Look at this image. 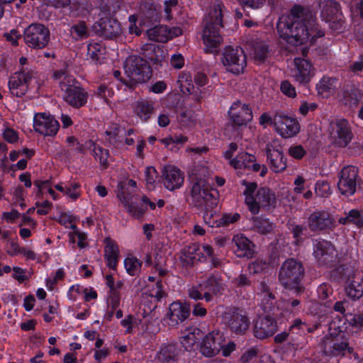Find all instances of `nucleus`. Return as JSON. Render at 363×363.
<instances>
[{
    "mask_svg": "<svg viewBox=\"0 0 363 363\" xmlns=\"http://www.w3.org/2000/svg\"><path fill=\"white\" fill-rule=\"evenodd\" d=\"M253 227L258 233L265 234L274 229V224L268 218L255 217L252 219Z\"/></svg>",
    "mask_w": 363,
    "mask_h": 363,
    "instance_id": "obj_45",
    "label": "nucleus"
},
{
    "mask_svg": "<svg viewBox=\"0 0 363 363\" xmlns=\"http://www.w3.org/2000/svg\"><path fill=\"white\" fill-rule=\"evenodd\" d=\"M315 191L318 196L322 197H326L331 193L329 184L325 181L316 182Z\"/></svg>",
    "mask_w": 363,
    "mask_h": 363,
    "instance_id": "obj_60",
    "label": "nucleus"
},
{
    "mask_svg": "<svg viewBox=\"0 0 363 363\" xmlns=\"http://www.w3.org/2000/svg\"><path fill=\"white\" fill-rule=\"evenodd\" d=\"M124 267L128 274L134 276L140 272L142 262L135 257L128 256L124 259Z\"/></svg>",
    "mask_w": 363,
    "mask_h": 363,
    "instance_id": "obj_47",
    "label": "nucleus"
},
{
    "mask_svg": "<svg viewBox=\"0 0 363 363\" xmlns=\"http://www.w3.org/2000/svg\"><path fill=\"white\" fill-rule=\"evenodd\" d=\"M144 55L150 61L162 62L166 58V51L160 46L152 43L145 44L142 47Z\"/></svg>",
    "mask_w": 363,
    "mask_h": 363,
    "instance_id": "obj_29",
    "label": "nucleus"
},
{
    "mask_svg": "<svg viewBox=\"0 0 363 363\" xmlns=\"http://www.w3.org/2000/svg\"><path fill=\"white\" fill-rule=\"evenodd\" d=\"M79 189V184L77 182L72 183L69 185L66 186L65 195L71 201H76L81 195Z\"/></svg>",
    "mask_w": 363,
    "mask_h": 363,
    "instance_id": "obj_55",
    "label": "nucleus"
},
{
    "mask_svg": "<svg viewBox=\"0 0 363 363\" xmlns=\"http://www.w3.org/2000/svg\"><path fill=\"white\" fill-rule=\"evenodd\" d=\"M294 191L297 194L303 193L308 189L306 181L302 176H297L294 182Z\"/></svg>",
    "mask_w": 363,
    "mask_h": 363,
    "instance_id": "obj_62",
    "label": "nucleus"
},
{
    "mask_svg": "<svg viewBox=\"0 0 363 363\" xmlns=\"http://www.w3.org/2000/svg\"><path fill=\"white\" fill-rule=\"evenodd\" d=\"M221 62L226 72L239 75L246 67V55L241 48L228 46L222 53Z\"/></svg>",
    "mask_w": 363,
    "mask_h": 363,
    "instance_id": "obj_7",
    "label": "nucleus"
},
{
    "mask_svg": "<svg viewBox=\"0 0 363 363\" xmlns=\"http://www.w3.org/2000/svg\"><path fill=\"white\" fill-rule=\"evenodd\" d=\"M106 48L100 43L91 42L87 46V57L94 63H101L105 58Z\"/></svg>",
    "mask_w": 363,
    "mask_h": 363,
    "instance_id": "obj_35",
    "label": "nucleus"
},
{
    "mask_svg": "<svg viewBox=\"0 0 363 363\" xmlns=\"http://www.w3.org/2000/svg\"><path fill=\"white\" fill-rule=\"evenodd\" d=\"M303 274V269L301 263L294 259H288L281 266L279 281L285 288L297 290Z\"/></svg>",
    "mask_w": 363,
    "mask_h": 363,
    "instance_id": "obj_8",
    "label": "nucleus"
},
{
    "mask_svg": "<svg viewBox=\"0 0 363 363\" xmlns=\"http://www.w3.org/2000/svg\"><path fill=\"white\" fill-rule=\"evenodd\" d=\"M84 286L79 284L72 285L68 290L67 297L74 301L83 296Z\"/></svg>",
    "mask_w": 363,
    "mask_h": 363,
    "instance_id": "obj_57",
    "label": "nucleus"
},
{
    "mask_svg": "<svg viewBox=\"0 0 363 363\" xmlns=\"http://www.w3.org/2000/svg\"><path fill=\"white\" fill-rule=\"evenodd\" d=\"M3 137L5 140L10 143H16L18 140V135L16 130L11 128H6L3 132Z\"/></svg>",
    "mask_w": 363,
    "mask_h": 363,
    "instance_id": "obj_63",
    "label": "nucleus"
},
{
    "mask_svg": "<svg viewBox=\"0 0 363 363\" xmlns=\"http://www.w3.org/2000/svg\"><path fill=\"white\" fill-rule=\"evenodd\" d=\"M230 120L237 125H246L252 119L251 109L246 104L240 101L233 103L229 111Z\"/></svg>",
    "mask_w": 363,
    "mask_h": 363,
    "instance_id": "obj_20",
    "label": "nucleus"
},
{
    "mask_svg": "<svg viewBox=\"0 0 363 363\" xmlns=\"http://www.w3.org/2000/svg\"><path fill=\"white\" fill-rule=\"evenodd\" d=\"M179 350L173 343H164L157 352L155 359L158 363H172L178 355Z\"/></svg>",
    "mask_w": 363,
    "mask_h": 363,
    "instance_id": "obj_27",
    "label": "nucleus"
},
{
    "mask_svg": "<svg viewBox=\"0 0 363 363\" xmlns=\"http://www.w3.org/2000/svg\"><path fill=\"white\" fill-rule=\"evenodd\" d=\"M59 123L50 114L38 113L33 117V128L44 136L55 135L59 130Z\"/></svg>",
    "mask_w": 363,
    "mask_h": 363,
    "instance_id": "obj_15",
    "label": "nucleus"
},
{
    "mask_svg": "<svg viewBox=\"0 0 363 363\" xmlns=\"http://www.w3.org/2000/svg\"><path fill=\"white\" fill-rule=\"evenodd\" d=\"M273 126L277 133L284 138H290L300 131V124L296 118L284 113L273 117Z\"/></svg>",
    "mask_w": 363,
    "mask_h": 363,
    "instance_id": "obj_12",
    "label": "nucleus"
},
{
    "mask_svg": "<svg viewBox=\"0 0 363 363\" xmlns=\"http://www.w3.org/2000/svg\"><path fill=\"white\" fill-rule=\"evenodd\" d=\"M237 150L238 145L235 143H230L228 149L224 152L223 157L225 160H228L230 165L237 170L238 173L239 171L242 169L243 163H240V161L238 158V155L233 158V156Z\"/></svg>",
    "mask_w": 363,
    "mask_h": 363,
    "instance_id": "obj_42",
    "label": "nucleus"
},
{
    "mask_svg": "<svg viewBox=\"0 0 363 363\" xmlns=\"http://www.w3.org/2000/svg\"><path fill=\"white\" fill-rule=\"evenodd\" d=\"M88 148L93 147V152L94 157L96 160H99L102 166H106L108 160V152L106 150L102 149L99 146L95 145L91 141L86 143Z\"/></svg>",
    "mask_w": 363,
    "mask_h": 363,
    "instance_id": "obj_50",
    "label": "nucleus"
},
{
    "mask_svg": "<svg viewBox=\"0 0 363 363\" xmlns=\"http://www.w3.org/2000/svg\"><path fill=\"white\" fill-rule=\"evenodd\" d=\"M202 333L197 328H186L182 335L181 343L186 350L193 349L196 342L201 337Z\"/></svg>",
    "mask_w": 363,
    "mask_h": 363,
    "instance_id": "obj_30",
    "label": "nucleus"
},
{
    "mask_svg": "<svg viewBox=\"0 0 363 363\" xmlns=\"http://www.w3.org/2000/svg\"><path fill=\"white\" fill-rule=\"evenodd\" d=\"M189 314V307L179 301L174 302L169 306V318L172 324L182 322Z\"/></svg>",
    "mask_w": 363,
    "mask_h": 363,
    "instance_id": "obj_28",
    "label": "nucleus"
},
{
    "mask_svg": "<svg viewBox=\"0 0 363 363\" xmlns=\"http://www.w3.org/2000/svg\"><path fill=\"white\" fill-rule=\"evenodd\" d=\"M133 113L141 122H146L153 113V105L145 100L138 101L133 106Z\"/></svg>",
    "mask_w": 363,
    "mask_h": 363,
    "instance_id": "obj_31",
    "label": "nucleus"
},
{
    "mask_svg": "<svg viewBox=\"0 0 363 363\" xmlns=\"http://www.w3.org/2000/svg\"><path fill=\"white\" fill-rule=\"evenodd\" d=\"M125 74L131 83H143L151 77V69L148 62L142 57L132 55L124 63Z\"/></svg>",
    "mask_w": 363,
    "mask_h": 363,
    "instance_id": "obj_6",
    "label": "nucleus"
},
{
    "mask_svg": "<svg viewBox=\"0 0 363 363\" xmlns=\"http://www.w3.org/2000/svg\"><path fill=\"white\" fill-rule=\"evenodd\" d=\"M223 8L220 2H215L209 7L205 17V23L222 27Z\"/></svg>",
    "mask_w": 363,
    "mask_h": 363,
    "instance_id": "obj_34",
    "label": "nucleus"
},
{
    "mask_svg": "<svg viewBox=\"0 0 363 363\" xmlns=\"http://www.w3.org/2000/svg\"><path fill=\"white\" fill-rule=\"evenodd\" d=\"M223 291L224 286L220 279L218 277H212L206 284H201L199 289L191 288L189 295L194 300L201 299L203 296L206 301H211L213 300L211 294L217 296Z\"/></svg>",
    "mask_w": 363,
    "mask_h": 363,
    "instance_id": "obj_11",
    "label": "nucleus"
},
{
    "mask_svg": "<svg viewBox=\"0 0 363 363\" xmlns=\"http://www.w3.org/2000/svg\"><path fill=\"white\" fill-rule=\"evenodd\" d=\"M184 177L183 173L174 166H166L162 170V183L164 187L174 191L179 189L184 184Z\"/></svg>",
    "mask_w": 363,
    "mask_h": 363,
    "instance_id": "obj_22",
    "label": "nucleus"
},
{
    "mask_svg": "<svg viewBox=\"0 0 363 363\" xmlns=\"http://www.w3.org/2000/svg\"><path fill=\"white\" fill-rule=\"evenodd\" d=\"M49 39L48 28L40 23L31 24L24 31L25 43L30 48H43L48 45Z\"/></svg>",
    "mask_w": 363,
    "mask_h": 363,
    "instance_id": "obj_10",
    "label": "nucleus"
},
{
    "mask_svg": "<svg viewBox=\"0 0 363 363\" xmlns=\"http://www.w3.org/2000/svg\"><path fill=\"white\" fill-rule=\"evenodd\" d=\"M225 337L218 330H214L207 334L203 339L200 350L206 357H213L220 350Z\"/></svg>",
    "mask_w": 363,
    "mask_h": 363,
    "instance_id": "obj_19",
    "label": "nucleus"
},
{
    "mask_svg": "<svg viewBox=\"0 0 363 363\" xmlns=\"http://www.w3.org/2000/svg\"><path fill=\"white\" fill-rule=\"evenodd\" d=\"M58 220L60 223L65 225L66 228H69L72 231L77 228L74 223L76 220V217L72 214L63 213L60 214Z\"/></svg>",
    "mask_w": 363,
    "mask_h": 363,
    "instance_id": "obj_56",
    "label": "nucleus"
},
{
    "mask_svg": "<svg viewBox=\"0 0 363 363\" xmlns=\"http://www.w3.org/2000/svg\"><path fill=\"white\" fill-rule=\"evenodd\" d=\"M347 296L352 299H357L363 294V285L358 281L353 280L345 288Z\"/></svg>",
    "mask_w": 363,
    "mask_h": 363,
    "instance_id": "obj_49",
    "label": "nucleus"
},
{
    "mask_svg": "<svg viewBox=\"0 0 363 363\" xmlns=\"http://www.w3.org/2000/svg\"><path fill=\"white\" fill-rule=\"evenodd\" d=\"M351 138L350 127L346 120L336 119L330 123V139L332 143L338 147H345Z\"/></svg>",
    "mask_w": 363,
    "mask_h": 363,
    "instance_id": "obj_14",
    "label": "nucleus"
},
{
    "mask_svg": "<svg viewBox=\"0 0 363 363\" xmlns=\"http://www.w3.org/2000/svg\"><path fill=\"white\" fill-rule=\"evenodd\" d=\"M291 77L298 83L306 84L314 77L316 69L313 63L305 57H297L290 68Z\"/></svg>",
    "mask_w": 363,
    "mask_h": 363,
    "instance_id": "obj_9",
    "label": "nucleus"
},
{
    "mask_svg": "<svg viewBox=\"0 0 363 363\" xmlns=\"http://www.w3.org/2000/svg\"><path fill=\"white\" fill-rule=\"evenodd\" d=\"M277 30L280 38L293 46L311 43L324 35L313 13L301 5H295L289 16L279 19Z\"/></svg>",
    "mask_w": 363,
    "mask_h": 363,
    "instance_id": "obj_1",
    "label": "nucleus"
},
{
    "mask_svg": "<svg viewBox=\"0 0 363 363\" xmlns=\"http://www.w3.org/2000/svg\"><path fill=\"white\" fill-rule=\"evenodd\" d=\"M228 325L234 333L242 334L249 328L250 320L243 315L234 313L228 321Z\"/></svg>",
    "mask_w": 363,
    "mask_h": 363,
    "instance_id": "obj_33",
    "label": "nucleus"
},
{
    "mask_svg": "<svg viewBox=\"0 0 363 363\" xmlns=\"http://www.w3.org/2000/svg\"><path fill=\"white\" fill-rule=\"evenodd\" d=\"M357 169L353 166L345 167L339 174L337 187L347 196L354 194L357 186Z\"/></svg>",
    "mask_w": 363,
    "mask_h": 363,
    "instance_id": "obj_16",
    "label": "nucleus"
},
{
    "mask_svg": "<svg viewBox=\"0 0 363 363\" xmlns=\"http://www.w3.org/2000/svg\"><path fill=\"white\" fill-rule=\"evenodd\" d=\"M207 174V169L202 168L201 173L194 169L191 175V179L195 181L191 191L192 202L199 208H215L218 204V199L211 192L210 186L206 179Z\"/></svg>",
    "mask_w": 363,
    "mask_h": 363,
    "instance_id": "obj_5",
    "label": "nucleus"
},
{
    "mask_svg": "<svg viewBox=\"0 0 363 363\" xmlns=\"http://www.w3.org/2000/svg\"><path fill=\"white\" fill-rule=\"evenodd\" d=\"M347 323L344 318H335L329 325L328 334L320 344L322 350L328 356L344 355L350 352L347 331Z\"/></svg>",
    "mask_w": 363,
    "mask_h": 363,
    "instance_id": "obj_2",
    "label": "nucleus"
},
{
    "mask_svg": "<svg viewBox=\"0 0 363 363\" xmlns=\"http://www.w3.org/2000/svg\"><path fill=\"white\" fill-rule=\"evenodd\" d=\"M339 222L342 224L351 223L358 227H362L363 226V211L352 209L345 217L340 218Z\"/></svg>",
    "mask_w": 363,
    "mask_h": 363,
    "instance_id": "obj_41",
    "label": "nucleus"
},
{
    "mask_svg": "<svg viewBox=\"0 0 363 363\" xmlns=\"http://www.w3.org/2000/svg\"><path fill=\"white\" fill-rule=\"evenodd\" d=\"M238 158L240 163H243L242 169H249L254 172L259 170L260 164L255 162V157L253 155L242 152L238 155Z\"/></svg>",
    "mask_w": 363,
    "mask_h": 363,
    "instance_id": "obj_44",
    "label": "nucleus"
},
{
    "mask_svg": "<svg viewBox=\"0 0 363 363\" xmlns=\"http://www.w3.org/2000/svg\"><path fill=\"white\" fill-rule=\"evenodd\" d=\"M221 27L216 25L204 23L202 31V40L207 52H216L223 43V38L220 33Z\"/></svg>",
    "mask_w": 363,
    "mask_h": 363,
    "instance_id": "obj_18",
    "label": "nucleus"
},
{
    "mask_svg": "<svg viewBox=\"0 0 363 363\" xmlns=\"http://www.w3.org/2000/svg\"><path fill=\"white\" fill-rule=\"evenodd\" d=\"M53 77L59 82L64 100L74 107H80L86 102V94L75 82L74 79L60 69L53 73Z\"/></svg>",
    "mask_w": 363,
    "mask_h": 363,
    "instance_id": "obj_4",
    "label": "nucleus"
},
{
    "mask_svg": "<svg viewBox=\"0 0 363 363\" xmlns=\"http://www.w3.org/2000/svg\"><path fill=\"white\" fill-rule=\"evenodd\" d=\"M69 238L71 242L74 243L77 242V245L80 248H84L87 246L86 235L79 231L77 228L69 233Z\"/></svg>",
    "mask_w": 363,
    "mask_h": 363,
    "instance_id": "obj_53",
    "label": "nucleus"
},
{
    "mask_svg": "<svg viewBox=\"0 0 363 363\" xmlns=\"http://www.w3.org/2000/svg\"><path fill=\"white\" fill-rule=\"evenodd\" d=\"M258 296L259 299L262 302V304L264 305L266 309L271 308L274 296L272 295L267 285L265 284H261Z\"/></svg>",
    "mask_w": 363,
    "mask_h": 363,
    "instance_id": "obj_48",
    "label": "nucleus"
},
{
    "mask_svg": "<svg viewBox=\"0 0 363 363\" xmlns=\"http://www.w3.org/2000/svg\"><path fill=\"white\" fill-rule=\"evenodd\" d=\"M71 36L75 40H82L88 37V29L84 23L80 22L70 28Z\"/></svg>",
    "mask_w": 363,
    "mask_h": 363,
    "instance_id": "obj_51",
    "label": "nucleus"
},
{
    "mask_svg": "<svg viewBox=\"0 0 363 363\" xmlns=\"http://www.w3.org/2000/svg\"><path fill=\"white\" fill-rule=\"evenodd\" d=\"M119 255V250L118 245L111 240H106L105 257L107 261V265L114 269L116 266Z\"/></svg>",
    "mask_w": 363,
    "mask_h": 363,
    "instance_id": "obj_38",
    "label": "nucleus"
},
{
    "mask_svg": "<svg viewBox=\"0 0 363 363\" xmlns=\"http://www.w3.org/2000/svg\"><path fill=\"white\" fill-rule=\"evenodd\" d=\"M203 209V218L204 222L210 227H219V214L214 208L211 207H201Z\"/></svg>",
    "mask_w": 363,
    "mask_h": 363,
    "instance_id": "obj_46",
    "label": "nucleus"
},
{
    "mask_svg": "<svg viewBox=\"0 0 363 363\" xmlns=\"http://www.w3.org/2000/svg\"><path fill=\"white\" fill-rule=\"evenodd\" d=\"M119 186H121V189H118V198L121 203L124 206L127 212L130 215L136 218H140L147 211V208L145 205L143 203L142 199L136 206H135L132 201L133 198L125 194L123 191V186L121 184H120Z\"/></svg>",
    "mask_w": 363,
    "mask_h": 363,
    "instance_id": "obj_24",
    "label": "nucleus"
},
{
    "mask_svg": "<svg viewBox=\"0 0 363 363\" xmlns=\"http://www.w3.org/2000/svg\"><path fill=\"white\" fill-rule=\"evenodd\" d=\"M331 223L328 215L323 212H315L308 218V225L313 230H322Z\"/></svg>",
    "mask_w": 363,
    "mask_h": 363,
    "instance_id": "obj_37",
    "label": "nucleus"
},
{
    "mask_svg": "<svg viewBox=\"0 0 363 363\" xmlns=\"http://www.w3.org/2000/svg\"><path fill=\"white\" fill-rule=\"evenodd\" d=\"M266 155L270 167L274 172H281L286 168V159L284 156L279 139H272L267 144Z\"/></svg>",
    "mask_w": 363,
    "mask_h": 363,
    "instance_id": "obj_13",
    "label": "nucleus"
},
{
    "mask_svg": "<svg viewBox=\"0 0 363 363\" xmlns=\"http://www.w3.org/2000/svg\"><path fill=\"white\" fill-rule=\"evenodd\" d=\"M339 16V6L335 2L328 1L322 9L321 17L326 22L338 19Z\"/></svg>",
    "mask_w": 363,
    "mask_h": 363,
    "instance_id": "obj_40",
    "label": "nucleus"
},
{
    "mask_svg": "<svg viewBox=\"0 0 363 363\" xmlns=\"http://www.w3.org/2000/svg\"><path fill=\"white\" fill-rule=\"evenodd\" d=\"M362 96L359 90L352 88L344 91L341 100L347 106H354L359 102Z\"/></svg>",
    "mask_w": 363,
    "mask_h": 363,
    "instance_id": "obj_43",
    "label": "nucleus"
},
{
    "mask_svg": "<svg viewBox=\"0 0 363 363\" xmlns=\"http://www.w3.org/2000/svg\"><path fill=\"white\" fill-rule=\"evenodd\" d=\"M252 55L256 61L263 62L268 55V45L264 42L257 43Z\"/></svg>",
    "mask_w": 363,
    "mask_h": 363,
    "instance_id": "obj_52",
    "label": "nucleus"
},
{
    "mask_svg": "<svg viewBox=\"0 0 363 363\" xmlns=\"http://www.w3.org/2000/svg\"><path fill=\"white\" fill-rule=\"evenodd\" d=\"M182 33V30L179 28H168L164 26H155L147 31L150 40L163 43L179 36Z\"/></svg>",
    "mask_w": 363,
    "mask_h": 363,
    "instance_id": "obj_23",
    "label": "nucleus"
},
{
    "mask_svg": "<svg viewBox=\"0 0 363 363\" xmlns=\"http://www.w3.org/2000/svg\"><path fill=\"white\" fill-rule=\"evenodd\" d=\"M313 254L315 257L323 264L330 262L336 255L333 247L325 240L315 242Z\"/></svg>",
    "mask_w": 363,
    "mask_h": 363,
    "instance_id": "obj_26",
    "label": "nucleus"
},
{
    "mask_svg": "<svg viewBox=\"0 0 363 363\" xmlns=\"http://www.w3.org/2000/svg\"><path fill=\"white\" fill-rule=\"evenodd\" d=\"M288 154L296 160H301L306 154V150L301 145H294L289 147Z\"/></svg>",
    "mask_w": 363,
    "mask_h": 363,
    "instance_id": "obj_58",
    "label": "nucleus"
},
{
    "mask_svg": "<svg viewBox=\"0 0 363 363\" xmlns=\"http://www.w3.org/2000/svg\"><path fill=\"white\" fill-rule=\"evenodd\" d=\"M277 330L274 320L269 317H259L255 322V335L260 339L272 335Z\"/></svg>",
    "mask_w": 363,
    "mask_h": 363,
    "instance_id": "obj_25",
    "label": "nucleus"
},
{
    "mask_svg": "<svg viewBox=\"0 0 363 363\" xmlns=\"http://www.w3.org/2000/svg\"><path fill=\"white\" fill-rule=\"evenodd\" d=\"M213 254V248L209 245L201 246L192 244L183 249L180 259L186 265L193 264L195 261H200Z\"/></svg>",
    "mask_w": 363,
    "mask_h": 363,
    "instance_id": "obj_17",
    "label": "nucleus"
},
{
    "mask_svg": "<svg viewBox=\"0 0 363 363\" xmlns=\"http://www.w3.org/2000/svg\"><path fill=\"white\" fill-rule=\"evenodd\" d=\"M237 247L236 252L239 257H249L253 252V244L243 235H237L233 238Z\"/></svg>",
    "mask_w": 363,
    "mask_h": 363,
    "instance_id": "obj_32",
    "label": "nucleus"
},
{
    "mask_svg": "<svg viewBox=\"0 0 363 363\" xmlns=\"http://www.w3.org/2000/svg\"><path fill=\"white\" fill-rule=\"evenodd\" d=\"M99 26L102 34L108 38L115 37L120 34L121 31L120 23L112 18L101 20Z\"/></svg>",
    "mask_w": 363,
    "mask_h": 363,
    "instance_id": "obj_36",
    "label": "nucleus"
},
{
    "mask_svg": "<svg viewBox=\"0 0 363 363\" xmlns=\"http://www.w3.org/2000/svg\"><path fill=\"white\" fill-rule=\"evenodd\" d=\"M240 216L238 213H225L221 216L219 215V226L233 223L238 221Z\"/></svg>",
    "mask_w": 363,
    "mask_h": 363,
    "instance_id": "obj_61",
    "label": "nucleus"
},
{
    "mask_svg": "<svg viewBox=\"0 0 363 363\" xmlns=\"http://www.w3.org/2000/svg\"><path fill=\"white\" fill-rule=\"evenodd\" d=\"M35 185L38 186L39 192L42 194L48 193L54 200L59 199L55 191L50 187L48 182H37Z\"/></svg>",
    "mask_w": 363,
    "mask_h": 363,
    "instance_id": "obj_59",
    "label": "nucleus"
},
{
    "mask_svg": "<svg viewBox=\"0 0 363 363\" xmlns=\"http://www.w3.org/2000/svg\"><path fill=\"white\" fill-rule=\"evenodd\" d=\"M281 92L289 96V97H295L296 95V89L294 86H292L291 83L287 81H284L281 84Z\"/></svg>",
    "mask_w": 363,
    "mask_h": 363,
    "instance_id": "obj_64",
    "label": "nucleus"
},
{
    "mask_svg": "<svg viewBox=\"0 0 363 363\" xmlns=\"http://www.w3.org/2000/svg\"><path fill=\"white\" fill-rule=\"evenodd\" d=\"M158 179V174L153 167H148L145 169V180L148 189H153Z\"/></svg>",
    "mask_w": 363,
    "mask_h": 363,
    "instance_id": "obj_54",
    "label": "nucleus"
},
{
    "mask_svg": "<svg viewBox=\"0 0 363 363\" xmlns=\"http://www.w3.org/2000/svg\"><path fill=\"white\" fill-rule=\"evenodd\" d=\"M31 79L29 72H19L14 73L9 81L10 93L15 96H23L28 89V83Z\"/></svg>",
    "mask_w": 363,
    "mask_h": 363,
    "instance_id": "obj_21",
    "label": "nucleus"
},
{
    "mask_svg": "<svg viewBox=\"0 0 363 363\" xmlns=\"http://www.w3.org/2000/svg\"><path fill=\"white\" fill-rule=\"evenodd\" d=\"M241 184L245 186L243 191L245 203L252 213L257 214L260 208L270 209L276 206L275 194L269 189H257L256 183L247 182L245 180H242Z\"/></svg>",
    "mask_w": 363,
    "mask_h": 363,
    "instance_id": "obj_3",
    "label": "nucleus"
},
{
    "mask_svg": "<svg viewBox=\"0 0 363 363\" xmlns=\"http://www.w3.org/2000/svg\"><path fill=\"white\" fill-rule=\"evenodd\" d=\"M337 82L335 79L323 77L316 85L318 94L322 97H328L336 88Z\"/></svg>",
    "mask_w": 363,
    "mask_h": 363,
    "instance_id": "obj_39",
    "label": "nucleus"
}]
</instances>
